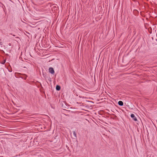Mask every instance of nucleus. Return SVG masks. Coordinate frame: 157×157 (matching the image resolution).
<instances>
[{"instance_id":"1","label":"nucleus","mask_w":157,"mask_h":157,"mask_svg":"<svg viewBox=\"0 0 157 157\" xmlns=\"http://www.w3.org/2000/svg\"><path fill=\"white\" fill-rule=\"evenodd\" d=\"M17 76H16L17 78H21L24 79H26L27 77V75L25 74H21L20 73H18L17 74Z\"/></svg>"},{"instance_id":"2","label":"nucleus","mask_w":157,"mask_h":157,"mask_svg":"<svg viewBox=\"0 0 157 157\" xmlns=\"http://www.w3.org/2000/svg\"><path fill=\"white\" fill-rule=\"evenodd\" d=\"M49 72L52 75H54L55 73V71L54 69L52 67H50L49 68Z\"/></svg>"},{"instance_id":"3","label":"nucleus","mask_w":157,"mask_h":157,"mask_svg":"<svg viewBox=\"0 0 157 157\" xmlns=\"http://www.w3.org/2000/svg\"><path fill=\"white\" fill-rule=\"evenodd\" d=\"M131 117L132 118V119L135 121H137V119L135 116V115L133 114H132L131 115Z\"/></svg>"},{"instance_id":"4","label":"nucleus","mask_w":157,"mask_h":157,"mask_svg":"<svg viewBox=\"0 0 157 157\" xmlns=\"http://www.w3.org/2000/svg\"><path fill=\"white\" fill-rule=\"evenodd\" d=\"M56 90L57 91H59L60 90L61 88V87L59 85H57L56 86Z\"/></svg>"},{"instance_id":"5","label":"nucleus","mask_w":157,"mask_h":157,"mask_svg":"<svg viewBox=\"0 0 157 157\" xmlns=\"http://www.w3.org/2000/svg\"><path fill=\"white\" fill-rule=\"evenodd\" d=\"M123 102L121 101H120L118 102V104L120 106H123Z\"/></svg>"},{"instance_id":"6","label":"nucleus","mask_w":157,"mask_h":157,"mask_svg":"<svg viewBox=\"0 0 157 157\" xmlns=\"http://www.w3.org/2000/svg\"><path fill=\"white\" fill-rule=\"evenodd\" d=\"M73 135L75 137L74 139L76 138H77V135H76V133L75 132V131H73Z\"/></svg>"},{"instance_id":"7","label":"nucleus","mask_w":157,"mask_h":157,"mask_svg":"<svg viewBox=\"0 0 157 157\" xmlns=\"http://www.w3.org/2000/svg\"><path fill=\"white\" fill-rule=\"evenodd\" d=\"M25 33H25V35H26L27 36L29 37V35H30L29 33V32H27V31H26V32H25Z\"/></svg>"},{"instance_id":"8","label":"nucleus","mask_w":157,"mask_h":157,"mask_svg":"<svg viewBox=\"0 0 157 157\" xmlns=\"http://www.w3.org/2000/svg\"><path fill=\"white\" fill-rule=\"evenodd\" d=\"M40 22V21H38V22H36L35 24H32V25H38V23H39Z\"/></svg>"},{"instance_id":"9","label":"nucleus","mask_w":157,"mask_h":157,"mask_svg":"<svg viewBox=\"0 0 157 157\" xmlns=\"http://www.w3.org/2000/svg\"><path fill=\"white\" fill-rule=\"evenodd\" d=\"M9 70V72H12V70H11H11H9H9Z\"/></svg>"},{"instance_id":"10","label":"nucleus","mask_w":157,"mask_h":157,"mask_svg":"<svg viewBox=\"0 0 157 157\" xmlns=\"http://www.w3.org/2000/svg\"><path fill=\"white\" fill-rule=\"evenodd\" d=\"M5 62H6V61H5L4 62V63H2V64H4L5 63Z\"/></svg>"},{"instance_id":"11","label":"nucleus","mask_w":157,"mask_h":157,"mask_svg":"<svg viewBox=\"0 0 157 157\" xmlns=\"http://www.w3.org/2000/svg\"><path fill=\"white\" fill-rule=\"evenodd\" d=\"M6 55L7 56H9L8 54H6Z\"/></svg>"}]
</instances>
